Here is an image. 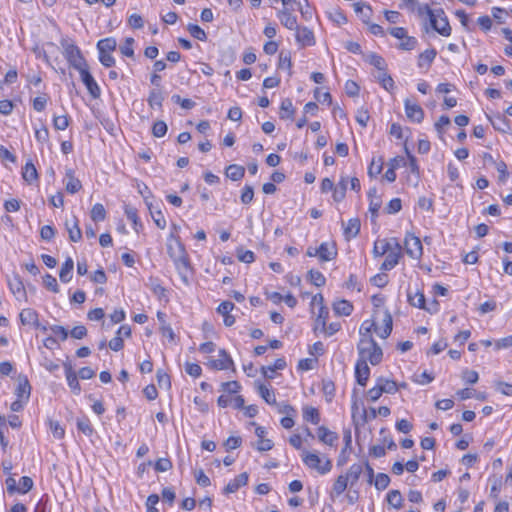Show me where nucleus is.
Wrapping results in <instances>:
<instances>
[{"label": "nucleus", "instance_id": "f257e3e1", "mask_svg": "<svg viewBox=\"0 0 512 512\" xmlns=\"http://www.w3.org/2000/svg\"><path fill=\"white\" fill-rule=\"evenodd\" d=\"M167 253L173 260L182 281L188 284L191 266L183 244L174 234H170L167 239Z\"/></svg>", "mask_w": 512, "mask_h": 512}, {"label": "nucleus", "instance_id": "f03ea898", "mask_svg": "<svg viewBox=\"0 0 512 512\" xmlns=\"http://www.w3.org/2000/svg\"><path fill=\"white\" fill-rule=\"evenodd\" d=\"M357 348L359 353L358 360H364L365 363L369 361L372 365H377L382 361V349L376 343L373 337L360 339Z\"/></svg>", "mask_w": 512, "mask_h": 512}, {"label": "nucleus", "instance_id": "7ed1b4c3", "mask_svg": "<svg viewBox=\"0 0 512 512\" xmlns=\"http://www.w3.org/2000/svg\"><path fill=\"white\" fill-rule=\"evenodd\" d=\"M425 9L433 29L442 36H449L451 34V27L447 17L444 15V11L442 9L434 11L428 5L425 6Z\"/></svg>", "mask_w": 512, "mask_h": 512}, {"label": "nucleus", "instance_id": "20e7f679", "mask_svg": "<svg viewBox=\"0 0 512 512\" xmlns=\"http://www.w3.org/2000/svg\"><path fill=\"white\" fill-rule=\"evenodd\" d=\"M302 461L310 469L317 470L320 474H326L332 469V462L325 458L323 464L322 459L317 453L304 450L302 452Z\"/></svg>", "mask_w": 512, "mask_h": 512}, {"label": "nucleus", "instance_id": "39448f33", "mask_svg": "<svg viewBox=\"0 0 512 512\" xmlns=\"http://www.w3.org/2000/svg\"><path fill=\"white\" fill-rule=\"evenodd\" d=\"M62 46L64 47V57L73 68L80 70L88 66L80 49L75 44L66 42L62 43Z\"/></svg>", "mask_w": 512, "mask_h": 512}, {"label": "nucleus", "instance_id": "423d86ee", "mask_svg": "<svg viewBox=\"0 0 512 512\" xmlns=\"http://www.w3.org/2000/svg\"><path fill=\"white\" fill-rule=\"evenodd\" d=\"M404 249L412 259L419 260L423 254L421 240L412 233H406L404 239Z\"/></svg>", "mask_w": 512, "mask_h": 512}, {"label": "nucleus", "instance_id": "0eeeda50", "mask_svg": "<svg viewBox=\"0 0 512 512\" xmlns=\"http://www.w3.org/2000/svg\"><path fill=\"white\" fill-rule=\"evenodd\" d=\"M8 286L16 300L22 301L27 299V293L21 277L13 274L7 278Z\"/></svg>", "mask_w": 512, "mask_h": 512}, {"label": "nucleus", "instance_id": "6e6552de", "mask_svg": "<svg viewBox=\"0 0 512 512\" xmlns=\"http://www.w3.org/2000/svg\"><path fill=\"white\" fill-rule=\"evenodd\" d=\"M81 76V80L89 91L90 95L93 98H98L100 96V88L97 82L94 80L93 76L90 74L88 70V66L78 70Z\"/></svg>", "mask_w": 512, "mask_h": 512}, {"label": "nucleus", "instance_id": "1a4fd4ad", "mask_svg": "<svg viewBox=\"0 0 512 512\" xmlns=\"http://www.w3.org/2000/svg\"><path fill=\"white\" fill-rule=\"evenodd\" d=\"M405 113L407 118L416 123H421L424 119V111L419 104L410 99L404 101Z\"/></svg>", "mask_w": 512, "mask_h": 512}, {"label": "nucleus", "instance_id": "9d476101", "mask_svg": "<svg viewBox=\"0 0 512 512\" xmlns=\"http://www.w3.org/2000/svg\"><path fill=\"white\" fill-rule=\"evenodd\" d=\"M296 41L301 47L314 46L315 37L311 29L307 27H298L296 29Z\"/></svg>", "mask_w": 512, "mask_h": 512}, {"label": "nucleus", "instance_id": "9b49d317", "mask_svg": "<svg viewBox=\"0 0 512 512\" xmlns=\"http://www.w3.org/2000/svg\"><path fill=\"white\" fill-rule=\"evenodd\" d=\"M318 258L322 262L331 261L337 256V248L334 243L323 242L317 248Z\"/></svg>", "mask_w": 512, "mask_h": 512}, {"label": "nucleus", "instance_id": "f8f14e48", "mask_svg": "<svg viewBox=\"0 0 512 512\" xmlns=\"http://www.w3.org/2000/svg\"><path fill=\"white\" fill-rule=\"evenodd\" d=\"M65 228L68 232L69 240L71 242H79L82 239V231L76 216H73L70 220L65 221Z\"/></svg>", "mask_w": 512, "mask_h": 512}, {"label": "nucleus", "instance_id": "ddd939ff", "mask_svg": "<svg viewBox=\"0 0 512 512\" xmlns=\"http://www.w3.org/2000/svg\"><path fill=\"white\" fill-rule=\"evenodd\" d=\"M219 356V359L211 360L209 362L211 368L216 370H226L234 366V362L226 350L221 349L219 351Z\"/></svg>", "mask_w": 512, "mask_h": 512}, {"label": "nucleus", "instance_id": "4468645a", "mask_svg": "<svg viewBox=\"0 0 512 512\" xmlns=\"http://www.w3.org/2000/svg\"><path fill=\"white\" fill-rule=\"evenodd\" d=\"M281 24L289 30H296L299 26L297 18L294 16L289 8H283L277 14Z\"/></svg>", "mask_w": 512, "mask_h": 512}, {"label": "nucleus", "instance_id": "2eb2a0df", "mask_svg": "<svg viewBox=\"0 0 512 512\" xmlns=\"http://www.w3.org/2000/svg\"><path fill=\"white\" fill-rule=\"evenodd\" d=\"M370 375V368L364 360H358L355 366V376L357 383L365 386Z\"/></svg>", "mask_w": 512, "mask_h": 512}, {"label": "nucleus", "instance_id": "dca6fc26", "mask_svg": "<svg viewBox=\"0 0 512 512\" xmlns=\"http://www.w3.org/2000/svg\"><path fill=\"white\" fill-rule=\"evenodd\" d=\"M487 118L489 119V121L491 122V124L495 130L503 132V133L510 131V129H511L510 121L506 118L505 115L497 113L493 117L487 115Z\"/></svg>", "mask_w": 512, "mask_h": 512}, {"label": "nucleus", "instance_id": "f3484780", "mask_svg": "<svg viewBox=\"0 0 512 512\" xmlns=\"http://www.w3.org/2000/svg\"><path fill=\"white\" fill-rule=\"evenodd\" d=\"M318 439L326 445L334 446L338 440V434L329 430L325 426H320L317 429Z\"/></svg>", "mask_w": 512, "mask_h": 512}, {"label": "nucleus", "instance_id": "a211bd4d", "mask_svg": "<svg viewBox=\"0 0 512 512\" xmlns=\"http://www.w3.org/2000/svg\"><path fill=\"white\" fill-rule=\"evenodd\" d=\"M64 367H65V375H66V380H67L68 386L70 387V389L72 390V392L74 394H79L81 391V387H80V384L78 381L77 374L75 373V371L73 370V368L70 364L65 363Z\"/></svg>", "mask_w": 512, "mask_h": 512}, {"label": "nucleus", "instance_id": "6ab92c4d", "mask_svg": "<svg viewBox=\"0 0 512 512\" xmlns=\"http://www.w3.org/2000/svg\"><path fill=\"white\" fill-rule=\"evenodd\" d=\"M386 254V258L380 267L382 271H389L393 269L399 263V260L402 257V251L398 250H389Z\"/></svg>", "mask_w": 512, "mask_h": 512}, {"label": "nucleus", "instance_id": "aec40b11", "mask_svg": "<svg viewBox=\"0 0 512 512\" xmlns=\"http://www.w3.org/2000/svg\"><path fill=\"white\" fill-rule=\"evenodd\" d=\"M248 482V474L243 472L237 475L233 480H231L226 487L224 488L225 494L235 493L239 488L245 486Z\"/></svg>", "mask_w": 512, "mask_h": 512}, {"label": "nucleus", "instance_id": "412c9836", "mask_svg": "<svg viewBox=\"0 0 512 512\" xmlns=\"http://www.w3.org/2000/svg\"><path fill=\"white\" fill-rule=\"evenodd\" d=\"M65 180V188L68 193L75 194L82 188L81 181L75 177L72 169L66 171Z\"/></svg>", "mask_w": 512, "mask_h": 512}, {"label": "nucleus", "instance_id": "4be33fe9", "mask_svg": "<svg viewBox=\"0 0 512 512\" xmlns=\"http://www.w3.org/2000/svg\"><path fill=\"white\" fill-rule=\"evenodd\" d=\"M19 318L23 325H33L35 327H39L38 313L34 309H23L20 312Z\"/></svg>", "mask_w": 512, "mask_h": 512}, {"label": "nucleus", "instance_id": "5701e85b", "mask_svg": "<svg viewBox=\"0 0 512 512\" xmlns=\"http://www.w3.org/2000/svg\"><path fill=\"white\" fill-rule=\"evenodd\" d=\"M15 393L19 399H25L26 401L29 399L31 386L26 376H19Z\"/></svg>", "mask_w": 512, "mask_h": 512}, {"label": "nucleus", "instance_id": "b1692460", "mask_svg": "<svg viewBox=\"0 0 512 512\" xmlns=\"http://www.w3.org/2000/svg\"><path fill=\"white\" fill-rule=\"evenodd\" d=\"M408 300H409V303L414 307L426 309L429 312L437 311V302L436 301H434V310H432L431 308L425 307V296L422 292L417 291L413 295L408 293Z\"/></svg>", "mask_w": 512, "mask_h": 512}, {"label": "nucleus", "instance_id": "393cba45", "mask_svg": "<svg viewBox=\"0 0 512 512\" xmlns=\"http://www.w3.org/2000/svg\"><path fill=\"white\" fill-rule=\"evenodd\" d=\"M436 55L437 51L434 48L427 49L424 52L420 53L417 62L418 67L421 69H428L431 66L432 62L434 61Z\"/></svg>", "mask_w": 512, "mask_h": 512}, {"label": "nucleus", "instance_id": "a878e982", "mask_svg": "<svg viewBox=\"0 0 512 512\" xmlns=\"http://www.w3.org/2000/svg\"><path fill=\"white\" fill-rule=\"evenodd\" d=\"M286 367V361L284 358H278L275 360L273 365L263 366L261 372L264 377L268 379L274 378V373L277 370H283Z\"/></svg>", "mask_w": 512, "mask_h": 512}, {"label": "nucleus", "instance_id": "bb28decb", "mask_svg": "<svg viewBox=\"0 0 512 512\" xmlns=\"http://www.w3.org/2000/svg\"><path fill=\"white\" fill-rule=\"evenodd\" d=\"M360 220L358 218H351L348 220L346 226H344V237L346 240H350L356 237L360 232Z\"/></svg>", "mask_w": 512, "mask_h": 512}, {"label": "nucleus", "instance_id": "cd10ccee", "mask_svg": "<svg viewBox=\"0 0 512 512\" xmlns=\"http://www.w3.org/2000/svg\"><path fill=\"white\" fill-rule=\"evenodd\" d=\"M295 112L292 100L290 98L283 99L280 105L279 117L281 119H293Z\"/></svg>", "mask_w": 512, "mask_h": 512}, {"label": "nucleus", "instance_id": "c85d7f7f", "mask_svg": "<svg viewBox=\"0 0 512 512\" xmlns=\"http://www.w3.org/2000/svg\"><path fill=\"white\" fill-rule=\"evenodd\" d=\"M22 177L28 184L38 180V172L32 161L26 162L22 170Z\"/></svg>", "mask_w": 512, "mask_h": 512}, {"label": "nucleus", "instance_id": "c756f323", "mask_svg": "<svg viewBox=\"0 0 512 512\" xmlns=\"http://www.w3.org/2000/svg\"><path fill=\"white\" fill-rule=\"evenodd\" d=\"M74 268V262L72 258L68 257L62 264L60 269L59 277L63 283H68L72 279V270Z\"/></svg>", "mask_w": 512, "mask_h": 512}, {"label": "nucleus", "instance_id": "7c9ffc66", "mask_svg": "<svg viewBox=\"0 0 512 512\" xmlns=\"http://www.w3.org/2000/svg\"><path fill=\"white\" fill-rule=\"evenodd\" d=\"M333 310L339 316H349L353 311V305L347 300H339L333 304Z\"/></svg>", "mask_w": 512, "mask_h": 512}, {"label": "nucleus", "instance_id": "2f4dec72", "mask_svg": "<svg viewBox=\"0 0 512 512\" xmlns=\"http://www.w3.org/2000/svg\"><path fill=\"white\" fill-rule=\"evenodd\" d=\"M363 472V466L361 464L355 463L352 464L347 473L344 475V477H347V482L350 483L351 486H353L358 479L360 478V475Z\"/></svg>", "mask_w": 512, "mask_h": 512}, {"label": "nucleus", "instance_id": "473e14b6", "mask_svg": "<svg viewBox=\"0 0 512 512\" xmlns=\"http://www.w3.org/2000/svg\"><path fill=\"white\" fill-rule=\"evenodd\" d=\"M392 326L393 320L391 313L385 310L383 314V328L378 331V335L383 339L389 337L392 332Z\"/></svg>", "mask_w": 512, "mask_h": 512}, {"label": "nucleus", "instance_id": "72a5a7b5", "mask_svg": "<svg viewBox=\"0 0 512 512\" xmlns=\"http://www.w3.org/2000/svg\"><path fill=\"white\" fill-rule=\"evenodd\" d=\"M117 47L116 39L113 37L104 38L98 41L97 49L99 54L113 52Z\"/></svg>", "mask_w": 512, "mask_h": 512}, {"label": "nucleus", "instance_id": "f704fd0d", "mask_svg": "<svg viewBox=\"0 0 512 512\" xmlns=\"http://www.w3.org/2000/svg\"><path fill=\"white\" fill-rule=\"evenodd\" d=\"M328 317H329L328 308L326 306L320 307L317 317L315 319V326H314L315 332L321 331L322 329H326V322H327Z\"/></svg>", "mask_w": 512, "mask_h": 512}, {"label": "nucleus", "instance_id": "c9c22d12", "mask_svg": "<svg viewBox=\"0 0 512 512\" xmlns=\"http://www.w3.org/2000/svg\"><path fill=\"white\" fill-rule=\"evenodd\" d=\"M226 176L232 181H239L245 175V169L243 166L237 164H231L226 168Z\"/></svg>", "mask_w": 512, "mask_h": 512}, {"label": "nucleus", "instance_id": "e433bc0d", "mask_svg": "<svg viewBox=\"0 0 512 512\" xmlns=\"http://www.w3.org/2000/svg\"><path fill=\"white\" fill-rule=\"evenodd\" d=\"M147 286L159 300L167 298V290L159 283L157 279L149 278Z\"/></svg>", "mask_w": 512, "mask_h": 512}, {"label": "nucleus", "instance_id": "4c0bfd02", "mask_svg": "<svg viewBox=\"0 0 512 512\" xmlns=\"http://www.w3.org/2000/svg\"><path fill=\"white\" fill-rule=\"evenodd\" d=\"M124 212L127 218L130 221H132L134 225V230L138 233L139 228H142V223L140 222V219L138 217L137 209L130 205H125Z\"/></svg>", "mask_w": 512, "mask_h": 512}, {"label": "nucleus", "instance_id": "58836bf2", "mask_svg": "<svg viewBox=\"0 0 512 512\" xmlns=\"http://www.w3.org/2000/svg\"><path fill=\"white\" fill-rule=\"evenodd\" d=\"M164 100V96L159 89H152L149 93L147 102L150 108L162 107V102Z\"/></svg>", "mask_w": 512, "mask_h": 512}, {"label": "nucleus", "instance_id": "ea45409f", "mask_svg": "<svg viewBox=\"0 0 512 512\" xmlns=\"http://www.w3.org/2000/svg\"><path fill=\"white\" fill-rule=\"evenodd\" d=\"M76 426L80 432L88 437L94 433V428L92 427L90 420L85 416L77 418Z\"/></svg>", "mask_w": 512, "mask_h": 512}, {"label": "nucleus", "instance_id": "a19ab883", "mask_svg": "<svg viewBox=\"0 0 512 512\" xmlns=\"http://www.w3.org/2000/svg\"><path fill=\"white\" fill-rule=\"evenodd\" d=\"M303 418L305 421L311 422L312 424H318L320 422L318 409L312 406H305L303 408Z\"/></svg>", "mask_w": 512, "mask_h": 512}, {"label": "nucleus", "instance_id": "79ce46f5", "mask_svg": "<svg viewBox=\"0 0 512 512\" xmlns=\"http://www.w3.org/2000/svg\"><path fill=\"white\" fill-rule=\"evenodd\" d=\"M387 502L395 509H400L403 506V498L398 490H391L387 494Z\"/></svg>", "mask_w": 512, "mask_h": 512}, {"label": "nucleus", "instance_id": "37998d69", "mask_svg": "<svg viewBox=\"0 0 512 512\" xmlns=\"http://www.w3.org/2000/svg\"><path fill=\"white\" fill-rule=\"evenodd\" d=\"M377 382L380 385V388L383 393L394 394L398 390L396 382L392 380L386 379L384 377H379L377 379Z\"/></svg>", "mask_w": 512, "mask_h": 512}, {"label": "nucleus", "instance_id": "c03bdc74", "mask_svg": "<svg viewBox=\"0 0 512 512\" xmlns=\"http://www.w3.org/2000/svg\"><path fill=\"white\" fill-rule=\"evenodd\" d=\"M258 392L267 404H269V405L276 404V397H275L274 391L269 389L266 385L259 384Z\"/></svg>", "mask_w": 512, "mask_h": 512}, {"label": "nucleus", "instance_id": "a18cd8bd", "mask_svg": "<svg viewBox=\"0 0 512 512\" xmlns=\"http://www.w3.org/2000/svg\"><path fill=\"white\" fill-rule=\"evenodd\" d=\"M148 209L150 211L151 217L153 221L155 222L156 226L160 229H164L166 227V220L164 218L163 213L161 210H155L152 206V204H147Z\"/></svg>", "mask_w": 512, "mask_h": 512}, {"label": "nucleus", "instance_id": "49530a36", "mask_svg": "<svg viewBox=\"0 0 512 512\" xmlns=\"http://www.w3.org/2000/svg\"><path fill=\"white\" fill-rule=\"evenodd\" d=\"M389 251V243L387 242V239L377 240L374 243L373 247V255L374 257H382Z\"/></svg>", "mask_w": 512, "mask_h": 512}, {"label": "nucleus", "instance_id": "de8ad7c7", "mask_svg": "<svg viewBox=\"0 0 512 512\" xmlns=\"http://www.w3.org/2000/svg\"><path fill=\"white\" fill-rule=\"evenodd\" d=\"M90 217L94 222H100L106 218V210L101 203H96L90 213Z\"/></svg>", "mask_w": 512, "mask_h": 512}, {"label": "nucleus", "instance_id": "09e8293b", "mask_svg": "<svg viewBox=\"0 0 512 512\" xmlns=\"http://www.w3.org/2000/svg\"><path fill=\"white\" fill-rule=\"evenodd\" d=\"M344 442L345 446L343 447L341 454L338 459V465L341 466L346 463L347 459L345 457V453L347 450H351L352 437L350 430L344 432Z\"/></svg>", "mask_w": 512, "mask_h": 512}, {"label": "nucleus", "instance_id": "8fccbe9b", "mask_svg": "<svg viewBox=\"0 0 512 512\" xmlns=\"http://www.w3.org/2000/svg\"><path fill=\"white\" fill-rule=\"evenodd\" d=\"M187 30L190 33V35L195 39L200 41L207 40L206 32L199 25L190 23L187 26Z\"/></svg>", "mask_w": 512, "mask_h": 512}, {"label": "nucleus", "instance_id": "3c124183", "mask_svg": "<svg viewBox=\"0 0 512 512\" xmlns=\"http://www.w3.org/2000/svg\"><path fill=\"white\" fill-rule=\"evenodd\" d=\"M372 330H375L378 332L375 322L372 320H365L361 324L360 329H359V334L361 336L360 339H364L366 337H372L370 334Z\"/></svg>", "mask_w": 512, "mask_h": 512}, {"label": "nucleus", "instance_id": "603ef678", "mask_svg": "<svg viewBox=\"0 0 512 512\" xmlns=\"http://www.w3.org/2000/svg\"><path fill=\"white\" fill-rule=\"evenodd\" d=\"M168 127L163 120H157L152 126V135L156 138L164 137L167 133Z\"/></svg>", "mask_w": 512, "mask_h": 512}, {"label": "nucleus", "instance_id": "864d4df0", "mask_svg": "<svg viewBox=\"0 0 512 512\" xmlns=\"http://www.w3.org/2000/svg\"><path fill=\"white\" fill-rule=\"evenodd\" d=\"M33 480L29 476H23L19 480V486H17V493L26 494L33 488Z\"/></svg>", "mask_w": 512, "mask_h": 512}, {"label": "nucleus", "instance_id": "5fc2aeb1", "mask_svg": "<svg viewBox=\"0 0 512 512\" xmlns=\"http://www.w3.org/2000/svg\"><path fill=\"white\" fill-rule=\"evenodd\" d=\"M308 278L311 281V283L317 287L324 286L326 283V279H325L324 275L320 271H317V270H313V269L310 270L308 272Z\"/></svg>", "mask_w": 512, "mask_h": 512}, {"label": "nucleus", "instance_id": "6e6d98bb", "mask_svg": "<svg viewBox=\"0 0 512 512\" xmlns=\"http://www.w3.org/2000/svg\"><path fill=\"white\" fill-rule=\"evenodd\" d=\"M346 478L347 477H344V475H339L335 480L332 489L337 496L341 495L347 489L348 482Z\"/></svg>", "mask_w": 512, "mask_h": 512}, {"label": "nucleus", "instance_id": "4d7b16f0", "mask_svg": "<svg viewBox=\"0 0 512 512\" xmlns=\"http://www.w3.org/2000/svg\"><path fill=\"white\" fill-rule=\"evenodd\" d=\"M368 61L371 65L377 68L380 72L386 70V63L383 57L378 54L371 53L368 56Z\"/></svg>", "mask_w": 512, "mask_h": 512}, {"label": "nucleus", "instance_id": "13d9d810", "mask_svg": "<svg viewBox=\"0 0 512 512\" xmlns=\"http://www.w3.org/2000/svg\"><path fill=\"white\" fill-rule=\"evenodd\" d=\"M373 483L377 490H384L390 483V477L385 473H378Z\"/></svg>", "mask_w": 512, "mask_h": 512}, {"label": "nucleus", "instance_id": "bf43d9fd", "mask_svg": "<svg viewBox=\"0 0 512 512\" xmlns=\"http://www.w3.org/2000/svg\"><path fill=\"white\" fill-rule=\"evenodd\" d=\"M354 10L356 13L361 15L363 22H368L371 15L370 6H365L364 4L358 2L354 4Z\"/></svg>", "mask_w": 512, "mask_h": 512}, {"label": "nucleus", "instance_id": "052dcab7", "mask_svg": "<svg viewBox=\"0 0 512 512\" xmlns=\"http://www.w3.org/2000/svg\"><path fill=\"white\" fill-rule=\"evenodd\" d=\"M378 80L381 83L382 87L386 90H391L394 87V80L392 77L386 73V71H381L378 75Z\"/></svg>", "mask_w": 512, "mask_h": 512}, {"label": "nucleus", "instance_id": "680f3d73", "mask_svg": "<svg viewBox=\"0 0 512 512\" xmlns=\"http://www.w3.org/2000/svg\"><path fill=\"white\" fill-rule=\"evenodd\" d=\"M133 44H134L133 38H131V37L126 38L124 44L120 46V52L122 53V55L132 58L134 56Z\"/></svg>", "mask_w": 512, "mask_h": 512}, {"label": "nucleus", "instance_id": "e2e57ef3", "mask_svg": "<svg viewBox=\"0 0 512 512\" xmlns=\"http://www.w3.org/2000/svg\"><path fill=\"white\" fill-rule=\"evenodd\" d=\"M70 118L68 115L55 116L53 126L56 130H65L69 126Z\"/></svg>", "mask_w": 512, "mask_h": 512}, {"label": "nucleus", "instance_id": "0e129e2a", "mask_svg": "<svg viewBox=\"0 0 512 512\" xmlns=\"http://www.w3.org/2000/svg\"><path fill=\"white\" fill-rule=\"evenodd\" d=\"M417 39L412 36H406L404 39H402V42L399 44V49L405 50V51H411L416 48L417 46Z\"/></svg>", "mask_w": 512, "mask_h": 512}, {"label": "nucleus", "instance_id": "69168bd1", "mask_svg": "<svg viewBox=\"0 0 512 512\" xmlns=\"http://www.w3.org/2000/svg\"><path fill=\"white\" fill-rule=\"evenodd\" d=\"M278 67L280 69H288L289 71L291 70L292 61H291V55L289 52H284V51L280 52Z\"/></svg>", "mask_w": 512, "mask_h": 512}, {"label": "nucleus", "instance_id": "338daca9", "mask_svg": "<svg viewBox=\"0 0 512 512\" xmlns=\"http://www.w3.org/2000/svg\"><path fill=\"white\" fill-rule=\"evenodd\" d=\"M185 371L187 374H189L190 376L194 377V378H198L201 376V373H202V368L199 364L197 363H190V362H186L185 363Z\"/></svg>", "mask_w": 512, "mask_h": 512}, {"label": "nucleus", "instance_id": "774afa93", "mask_svg": "<svg viewBox=\"0 0 512 512\" xmlns=\"http://www.w3.org/2000/svg\"><path fill=\"white\" fill-rule=\"evenodd\" d=\"M43 283H44L45 287L47 289L51 290L52 292H54V293L59 292V287H58L57 280L52 275L46 274L43 277Z\"/></svg>", "mask_w": 512, "mask_h": 512}]
</instances>
